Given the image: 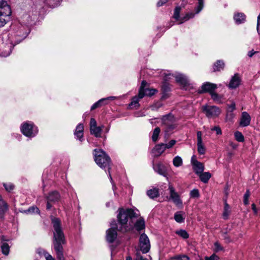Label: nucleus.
I'll return each instance as SVG.
<instances>
[{"instance_id":"2","label":"nucleus","mask_w":260,"mask_h":260,"mask_svg":"<svg viewBox=\"0 0 260 260\" xmlns=\"http://www.w3.org/2000/svg\"><path fill=\"white\" fill-rule=\"evenodd\" d=\"M138 214L135 213L134 211L131 209L124 210L121 209L119 210V214L117 215L118 223L121 224V226L119 229V231L125 232L128 230L126 226L128 219L133 217H136Z\"/></svg>"},{"instance_id":"19","label":"nucleus","mask_w":260,"mask_h":260,"mask_svg":"<svg viewBox=\"0 0 260 260\" xmlns=\"http://www.w3.org/2000/svg\"><path fill=\"white\" fill-rule=\"evenodd\" d=\"M157 90L154 89H150V88H146L144 90L142 89H139V98L142 99L145 96H151L153 95H154L156 92Z\"/></svg>"},{"instance_id":"62","label":"nucleus","mask_w":260,"mask_h":260,"mask_svg":"<svg viewBox=\"0 0 260 260\" xmlns=\"http://www.w3.org/2000/svg\"><path fill=\"white\" fill-rule=\"evenodd\" d=\"M224 210H230V206H229V205L228 204V203H226V202H225V203H224Z\"/></svg>"},{"instance_id":"34","label":"nucleus","mask_w":260,"mask_h":260,"mask_svg":"<svg viewBox=\"0 0 260 260\" xmlns=\"http://www.w3.org/2000/svg\"><path fill=\"white\" fill-rule=\"evenodd\" d=\"M234 137L236 141L239 142H243L244 141V138L242 134L239 132L236 131L234 133Z\"/></svg>"},{"instance_id":"10","label":"nucleus","mask_w":260,"mask_h":260,"mask_svg":"<svg viewBox=\"0 0 260 260\" xmlns=\"http://www.w3.org/2000/svg\"><path fill=\"white\" fill-rule=\"evenodd\" d=\"M191 164L193 170L196 174L198 175L203 172L204 170V164L197 159L196 155H193L191 158Z\"/></svg>"},{"instance_id":"30","label":"nucleus","mask_w":260,"mask_h":260,"mask_svg":"<svg viewBox=\"0 0 260 260\" xmlns=\"http://www.w3.org/2000/svg\"><path fill=\"white\" fill-rule=\"evenodd\" d=\"M147 194L151 199L157 198L159 196L158 190L157 188L150 189L147 191Z\"/></svg>"},{"instance_id":"53","label":"nucleus","mask_w":260,"mask_h":260,"mask_svg":"<svg viewBox=\"0 0 260 260\" xmlns=\"http://www.w3.org/2000/svg\"><path fill=\"white\" fill-rule=\"evenodd\" d=\"M38 253L40 255H44L45 257L46 254H49L48 252H46L44 249L39 248L37 250Z\"/></svg>"},{"instance_id":"16","label":"nucleus","mask_w":260,"mask_h":260,"mask_svg":"<svg viewBox=\"0 0 260 260\" xmlns=\"http://www.w3.org/2000/svg\"><path fill=\"white\" fill-rule=\"evenodd\" d=\"M217 85L210 82H206L202 86L201 92H208L210 94L217 88Z\"/></svg>"},{"instance_id":"22","label":"nucleus","mask_w":260,"mask_h":260,"mask_svg":"<svg viewBox=\"0 0 260 260\" xmlns=\"http://www.w3.org/2000/svg\"><path fill=\"white\" fill-rule=\"evenodd\" d=\"M116 99V96H110L106 98H103L95 103L91 107V110H93L96 108L102 106V103L104 101L114 100Z\"/></svg>"},{"instance_id":"32","label":"nucleus","mask_w":260,"mask_h":260,"mask_svg":"<svg viewBox=\"0 0 260 260\" xmlns=\"http://www.w3.org/2000/svg\"><path fill=\"white\" fill-rule=\"evenodd\" d=\"M173 164L175 167H179L182 165V159L181 158V157L176 156L173 158Z\"/></svg>"},{"instance_id":"7","label":"nucleus","mask_w":260,"mask_h":260,"mask_svg":"<svg viewBox=\"0 0 260 260\" xmlns=\"http://www.w3.org/2000/svg\"><path fill=\"white\" fill-rule=\"evenodd\" d=\"M139 241L141 251L143 253H147L150 250V244L147 235L145 234H142L140 236Z\"/></svg>"},{"instance_id":"54","label":"nucleus","mask_w":260,"mask_h":260,"mask_svg":"<svg viewBox=\"0 0 260 260\" xmlns=\"http://www.w3.org/2000/svg\"><path fill=\"white\" fill-rule=\"evenodd\" d=\"M168 0H159V1L157 3V7H160L162 6L163 5L166 4Z\"/></svg>"},{"instance_id":"26","label":"nucleus","mask_w":260,"mask_h":260,"mask_svg":"<svg viewBox=\"0 0 260 260\" xmlns=\"http://www.w3.org/2000/svg\"><path fill=\"white\" fill-rule=\"evenodd\" d=\"M188 19V17H171V21L173 22V24H180L183 23L185 21H187Z\"/></svg>"},{"instance_id":"47","label":"nucleus","mask_w":260,"mask_h":260,"mask_svg":"<svg viewBox=\"0 0 260 260\" xmlns=\"http://www.w3.org/2000/svg\"><path fill=\"white\" fill-rule=\"evenodd\" d=\"M181 8L180 6L176 7L174 10V16H179V14L181 11Z\"/></svg>"},{"instance_id":"61","label":"nucleus","mask_w":260,"mask_h":260,"mask_svg":"<svg viewBox=\"0 0 260 260\" xmlns=\"http://www.w3.org/2000/svg\"><path fill=\"white\" fill-rule=\"evenodd\" d=\"M135 260H148L146 258H144L140 255L138 254Z\"/></svg>"},{"instance_id":"36","label":"nucleus","mask_w":260,"mask_h":260,"mask_svg":"<svg viewBox=\"0 0 260 260\" xmlns=\"http://www.w3.org/2000/svg\"><path fill=\"white\" fill-rule=\"evenodd\" d=\"M160 132V129L158 127H157L154 129L152 136V140L154 142H156L157 140Z\"/></svg>"},{"instance_id":"52","label":"nucleus","mask_w":260,"mask_h":260,"mask_svg":"<svg viewBox=\"0 0 260 260\" xmlns=\"http://www.w3.org/2000/svg\"><path fill=\"white\" fill-rule=\"evenodd\" d=\"M219 259L218 257L213 254L210 257H206L205 260H218Z\"/></svg>"},{"instance_id":"38","label":"nucleus","mask_w":260,"mask_h":260,"mask_svg":"<svg viewBox=\"0 0 260 260\" xmlns=\"http://www.w3.org/2000/svg\"><path fill=\"white\" fill-rule=\"evenodd\" d=\"M26 213H35L40 214V211L38 208L35 206H32L29 208L27 210L25 211Z\"/></svg>"},{"instance_id":"23","label":"nucleus","mask_w":260,"mask_h":260,"mask_svg":"<svg viewBox=\"0 0 260 260\" xmlns=\"http://www.w3.org/2000/svg\"><path fill=\"white\" fill-rule=\"evenodd\" d=\"M8 209V205L3 199L1 195L0 194V215L3 216Z\"/></svg>"},{"instance_id":"39","label":"nucleus","mask_w":260,"mask_h":260,"mask_svg":"<svg viewBox=\"0 0 260 260\" xmlns=\"http://www.w3.org/2000/svg\"><path fill=\"white\" fill-rule=\"evenodd\" d=\"M199 1L198 6L196 9L195 14H198L203 8L204 0H198Z\"/></svg>"},{"instance_id":"50","label":"nucleus","mask_w":260,"mask_h":260,"mask_svg":"<svg viewBox=\"0 0 260 260\" xmlns=\"http://www.w3.org/2000/svg\"><path fill=\"white\" fill-rule=\"evenodd\" d=\"M211 131H215L217 135H221L222 134L221 129L219 126H214L211 128Z\"/></svg>"},{"instance_id":"46","label":"nucleus","mask_w":260,"mask_h":260,"mask_svg":"<svg viewBox=\"0 0 260 260\" xmlns=\"http://www.w3.org/2000/svg\"><path fill=\"white\" fill-rule=\"evenodd\" d=\"M4 186L6 190L9 192L14 189V185L12 183H4Z\"/></svg>"},{"instance_id":"44","label":"nucleus","mask_w":260,"mask_h":260,"mask_svg":"<svg viewBox=\"0 0 260 260\" xmlns=\"http://www.w3.org/2000/svg\"><path fill=\"white\" fill-rule=\"evenodd\" d=\"M176 140H171L168 143L164 144L166 149L172 148L176 144Z\"/></svg>"},{"instance_id":"64","label":"nucleus","mask_w":260,"mask_h":260,"mask_svg":"<svg viewBox=\"0 0 260 260\" xmlns=\"http://www.w3.org/2000/svg\"><path fill=\"white\" fill-rule=\"evenodd\" d=\"M255 53V52H253V51H249L248 52V55L249 56V57H251L252 56V55Z\"/></svg>"},{"instance_id":"17","label":"nucleus","mask_w":260,"mask_h":260,"mask_svg":"<svg viewBox=\"0 0 260 260\" xmlns=\"http://www.w3.org/2000/svg\"><path fill=\"white\" fill-rule=\"evenodd\" d=\"M154 171L160 175L166 177L167 175V167L162 164H158L153 166Z\"/></svg>"},{"instance_id":"57","label":"nucleus","mask_w":260,"mask_h":260,"mask_svg":"<svg viewBox=\"0 0 260 260\" xmlns=\"http://www.w3.org/2000/svg\"><path fill=\"white\" fill-rule=\"evenodd\" d=\"M235 103H233L231 105L229 106V110H230L231 111H233L235 109Z\"/></svg>"},{"instance_id":"8","label":"nucleus","mask_w":260,"mask_h":260,"mask_svg":"<svg viewBox=\"0 0 260 260\" xmlns=\"http://www.w3.org/2000/svg\"><path fill=\"white\" fill-rule=\"evenodd\" d=\"M169 194H170V200H171L172 202L177 206L180 207L182 205V201L181 200L179 195L175 191L174 188L172 185H169Z\"/></svg>"},{"instance_id":"21","label":"nucleus","mask_w":260,"mask_h":260,"mask_svg":"<svg viewBox=\"0 0 260 260\" xmlns=\"http://www.w3.org/2000/svg\"><path fill=\"white\" fill-rule=\"evenodd\" d=\"M166 150L164 143H161L155 145L153 149V153L155 156H160Z\"/></svg>"},{"instance_id":"4","label":"nucleus","mask_w":260,"mask_h":260,"mask_svg":"<svg viewBox=\"0 0 260 260\" xmlns=\"http://www.w3.org/2000/svg\"><path fill=\"white\" fill-rule=\"evenodd\" d=\"M21 131L24 136L29 138L35 137L38 132L37 127L30 121L23 123L21 126Z\"/></svg>"},{"instance_id":"56","label":"nucleus","mask_w":260,"mask_h":260,"mask_svg":"<svg viewBox=\"0 0 260 260\" xmlns=\"http://www.w3.org/2000/svg\"><path fill=\"white\" fill-rule=\"evenodd\" d=\"M257 33L259 35H260V17H257Z\"/></svg>"},{"instance_id":"24","label":"nucleus","mask_w":260,"mask_h":260,"mask_svg":"<svg viewBox=\"0 0 260 260\" xmlns=\"http://www.w3.org/2000/svg\"><path fill=\"white\" fill-rule=\"evenodd\" d=\"M141 99L139 98V95L138 96H135L133 98L132 100V102L129 104V108L130 109H137L140 107V104L139 103L140 100Z\"/></svg>"},{"instance_id":"45","label":"nucleus","mask_w":260,"mask_h":260,"mask_svg":"<svg viewBox=\"0 0 260 260\" xmlns=\"http://www.w3.org/2000/svg\"><path fill=\"white\" fill-rule=\"evenodd\" d=\"M62 0H56L54 2V0L50 1L49 5L51 7L54 8L59 6L60 4V2Z\"/></svg>"},{"instance_id":"14","label":"nucleus","mask_w":260,"mask_h":260,"mask_svg":"<svg viewBox=\"0 0 260 260\" xmlns=\"http://www.w3.org/2000/svg\"><path fill=\"white\" fill-rule=\"evenodd\" d=\"M175 79L177 82L182 85L183 87L187 89L189 85V81L187 78L184 75L178 74L175 76Z\"/></svg>"},{"instance_id":"40","label":"nucleus","mask_w":260,"mask_h":260,"mask_svg":"<svg viewBox=\"0 0 260 260\" xmlns=\"http://www.w3.org/2000/svg\"><path fill=\"white\" fill-rule=\"evenodd\" d=\"M190 198H198L200 196L199 190L197 189H193L190 192Z\"/></svg>"},{"instance_id":"28","label":"nucleus","mask_w":260,"mask_h":260,"mask_svg":"<svg viewBox=\"0 0 260 260\" xmlns=\"http://www.w3.org/2000/svg\"><path fill=\"white\" fill-rule=\"evenodd\" d=\"M184 213L182 211H178L174 214V219L178 223L184 222L185 217H184Z\"/></svg>"},{"instance_id":"15","label":"nucleus","mask_w":260,"mask_h":260,"mask_svg":"<svg viewBox=\"0 0 260 260\" xmlns=\"http://www.w3.org/2000/svg\"><path fill=\"white\" fill-rule=\"evenodd\" d=\"M251 117L246 112H243L241 114L240 125L242 127H245L250 124Z\"/></svg>"},{"instance_id":"58","label":"nucleus","mask_w":260,"mask_h":260,"mask_svg":"<svg viewBox=\"0 0 260 260\" xmlns=\"http://www.w3.org/2000/svg\"><path fill=\"white\" fill-rule=\"evenodd\" d=\"M46 260H55L50 254H45Z\"/></svg>"},{"instance_id":"18","label":"nucleus","mask_w":260,"mask_h":260,"mask_svg":"<svg viewBox=\"0 0 260 260\" xmlns=\"http://www.w3.org/2000/svg\"><path fill=\"white\" fill-rule=\"evenodd\" d=\"M83 132H84V126L82 123H79L76 126L74 135L77 139H79L82 142L83 139Z\"/></svg>"},{"instance_id":"43","label":"nucleus","mask_w":260,"mask_h":260,"mask_svg":"<svg viewBox=\"0 0 260 260\" xmlns=\"http://www.w3.org/2000/svg\"><path fill=\"white\" fill-rule=\"evenodd\" d=\"M174 258L176 260H190L189 257L186 255H177Z\"/></svg>"},{"instance_id":"59","label":"nucleus","mask_w":260,"mask_h":260,"mask_svg":"<svg viewBox=\"0 0 260 260\" xmlns=\"http://www.w3.org/2000/svg\"><path fill=\"white\" fill-rule=\"evenodd\" d=\"M146 84H147V82L146 81H143L142 82V83H141V87L139 89H142L143 90H144V89H145V86H146Z\"/></svg>"},{"instance_id":"63","label":"nucleus","mask_w":260,"mask_h":260,"mask_svg":"<svg viewBox=\"0 0 260 260\" xmlns=\"http://www.w3.org/2000/svg\"><path fill=\"white\" fill-rule=\"evenodd\" d=\"M169 117H170V116H169V115H168V116H164V117H163V119H162L163 121H164V122H166V121H167V120H168V119L169 118Z\"/></svg>"},{"instance_id":"12","label":"nucleus","mask_w":260,"mask_h":260,"mask_svg":"<svg viewBox=\"0 0 260 260\" xmlns=\"http://www.w3.org/2000/svg\"><path fill=\"white\" fill-rule=\"evenodd\" d=\"M241 81V79L239 74L237 73L235 74L232 77L228 86L231 89H236L239 86Z\"/></svg>"},{"instance_id":"55","label":"nucleus","mask_w":260,"mask_h":260,"mask_svg":"<svg viewBox=\"0 0 260 260\" xmlns=\"http://www.w3.org/2000/svg\"><path fill=\"white\" fill-rule=\"evenodd\" d=\"M7 21L3 17H0V27L4 26L7 23Z\"/></svg>"},{"instance_id":"5","label":"nucleus","mask_w":260,"mask_h":260,"mask_svg":"<svg viewBox=\"0 0 260 260\" xmlns=\"http://www.w3.org/2000/svg\"><path fill=\"white\" fill-rule=\"evenodd\" d=\"M203 112L208 118H215L221 114L220 109L215 106L204 105L202 107Z\"/></svg>"},{"instance_id":"9","label":"nucleus","mask_w":260,"mask_h":260,"mask_svg":"<svg viewBox=\"0 0 260 260\" xmlns=\"http://www.w3.org/2000/svg\"><path fill=\"white\" fill-rule=\"evenodd\" d=\"M60 199V195L58 192L54 191L50 192L46 197L47 210H50L52 207V204L58 202Z\"/></svg>"},{"instance_id":"25","label":"nucleus","mask_w":260,"mask_h":260,"mask_svg":"<svg viewBox=\"0 0 260 260\" xmlns=\"http://www.w3.org/2000/svg\"><path fill=\"white\" fill-rule=\"evenodd\" d=\"M102 126H96L90 129V134L94 135L96 138L101 137L102 131Z\"/></svg>"},{"instance_id":"27","label":"nucleus","mask_w":260,"mask_h":260,"mask_svg":"<svg viewBox=\"0 0 260 260\" xmlns=\"http://www.w3.org/2000/svg\"><path fill=\"white\" fill-rule=\"evenodd\" d=\"M201 180L204 183H207L211 177V175L209 172H202L198 175Z\"/></svg>"},{"instance_id":"35","label":"nucleus","mask_w":260,"mask_h":260,"mask_svg":"<svg viewBox=\"0 0 260 260\" xmlns=\"http://www.w3.org/2000/svg\"><path fill=\"white\" fill-rule=\"evenodd\" d=\"M212 99L218 103H222L221 101V98L216 92L213 91L210 94Z\"/></svg>"},{"instance_id":"41","label":"nucleus","mask_w":260,"mask_h":260,"mask_svg":"<svg viewBox=\"0 0 260 260\" xmlns=\"http://www.w3.org/2000/svg\"><path fill=\"white\" fill-rule=\"evenodd\" d=\"M250 196V192L249 190H247L243 197V203L244 205H247L249 204L248 199Z\"/></svg>"},{"instance_id":"48","label":"nucleus","mask_w":260,"mask_h":260,"mask_svg":"<svg viewBox=\"0 0 260 260\" xmlns=\"http://www.w3.org/2000/svg\"><path fill=\"white\" fill-rule=\"evenodd\" d=\"M214 246L215 250L216 251H219L223 250V247L220 245V243L218 242H216L214 243Z\"/></svg>"},{"instance_id":"3","label":"nucleus","mask_w":260,"mask_h":260,"mask_svg":"<svg viewBox=\"0 0 260 260\" xmlns=\"http://www.w3.org/2000/svg\"><path fill=\"white\" fill-rule=\"evenodd\" d=\"M94 160L96 164L101 168L109 167L110 158L106 153L101 150L95 149L94 150Z\"/></svg>"},{"instance_id":"1","label":"nucleus","mask_w":260,"mask_h":260,"mask_svg":"<svg viewBox=\"0 0 260 260\" xmlns=\"http://www.w3.org/2000/svg\"><path fill=\"white\" fill-rule=\"evenodd\" d=\"M52 223L54 229L53 239L54 249L57 258L59 260H64L62 245L65 243L66 241L61 228L60 221L58 218L54 217L52 219Z\"/></svg>"},{"instance_id":"20","label":"nucleus","mask_w":260,"mask_h":260,"mask_svg":"<svg viewBox=\"0 0 260 260\" xmlns=\"http://www.w3.org/2000/svg\"><path fill=\"white\" fill-rule=\"evenodd\" d=\"M13 46L12 44L10 43L4 46L3 48L0 49V56L7 57L11 53Z\"/></svg>"},{"instance_id":"60","label":"nucleus","mask_w":260,"mask_h":260,"mask_svg":"<svg viewBox=\"0 0 260 260\" xmlns=\"http://www.w3.org/2000/svg\"><path fill=\"white\" fill-rule=\"evenodd\" d=\"M252 209L254 213V214H257V210L256 208V206L254 204H252L251 205Z\"/></svg>"},{"instance_id":"51","label":"nucleus","mask_w":260,"mask_h":260,"mask_svg":"<svg viewBox=\"0 0 260 260\" xmlns=\"http://www.w3.org/2000/svg\"><path fill=\"white\" fill-rule=\"evenodd\" d=\"M230 212H231L230 210H224L223 212V214H222L223 218L224 219H228L229 215L230 214Z\"/></svg>"},{"instance_id":"33","label":"nucleus","mask_w":260,"mask_h":260,"mask_svg":"<svg viewBox=\"0 0 260 260\" xmlns=\"http://www.w3.org/2000/svg\"><path fill=\"white\" fill-rule=\"evenodd\" d=\"M175 233L183 239H186L189 237V235L185 230H180L176 231Z\"/></svg>"},{"instance_id":"31","label":"nucleus","mask_w":260,"mask_h":260,"mask_svg":"<svg viewBox=\"0 0 260 260\" xmlns=\"http://www.w3.org/2000/svg\"><path fill=\"white\" fill-rule=\"evenodd\" d=\"M224 67V62L221 60L217 61L214 65V71H220L221 70H223Z\"/></svg>"},{"instance_id":"13","label":"nucleus","mask_w":260,"mask_h":260,"mask_svg":"<svg viewBox=\"0 0 260 260\" xmlns=\"http://www.w3.org/2000/svg\"><path fill=\"white\" fill-rule=\"evenodd\" d=\"M197 135L198 151L199 154H204L205 153L206 149L203 143L202 132L198 131L197 133Z\"/></svg>"},{"instance_id":"49","label":"nucleus","mask_w":260,"mask_h":260,"mask_svg":"<svg viewBox=\"0 0 260 260\" xmlns=\"http://www.w3.org/2000/svg\"><path fill=\"white\" fill-rule=\"evenodd\" d=\"M96 126V120L94 118H91L90 122V129Z\"/></svg>"},{"instance_id":"37","label":"nucleus","mask_w":260,"mask_h":260,"mask_svg":"<svg viewBox=\"0 0 260 260\" xmlns=\"http://www.w3.org/2000/svg\"><path fill=\"white\" fill-rule=\"evenodd\" d=\"M2 252L5 255H8L9 253L10 247L6 243H4L1 246Z\"/></svg>"},{"instance_id":"29","label":"nucleus","mask_w":260,"mask_h":260,"mask_svg":"<svg viewBox=\"0 0 260 260\" xmlns=\"http://www.w3.org/2000/svg\"><path fill=\"white\" fill-rule=\"evenodd\" d=\"M136 229L140 231L143 230L145 227V221L143 219H140L135 224Z\"/></svg>"},{"instance_id":"11","label":"nucleus","mask_w":260,"mask_h":260,"mask_svg":"<svg viewBox=\"0 0 260 260\" xmlns=\"http://www.w3.org/2000/svg\"><path fill=\"white\" fill-rule=\"evenodd\" d=\"M11 9L10 6L5 1H2L0 3V16H11Z\"/></svg>"},{"instance_id":"6","label":"nucleus","mask_w":260,"mask_h":260,"mask_svg":"<svg viewBox=\"0 0 260 260\" xmlns=\"http://www.w3.org/2000/svg\"><path fill=\"white\" fill-rule=\"evenodd\" d=\"M111 228L109 229L106 232V239L109 243H113L116 239L117 234V225L115 220L111 223Z\"/></svg>"},{"instance_id":"42","label":"nucleus","mask_w":260,"mask_h":260,"mask_svg":"<svg viewBox=\"0 0 260 260\" xmlns=\"http://www.w3.org/2000/svg\"><path fill=\"white\" fill-rule=\"evenodd\" d=\"M234 18L235 23L238 25L243 23L246 21L245 17H234Z\"/></svg>"}]
</instances>
